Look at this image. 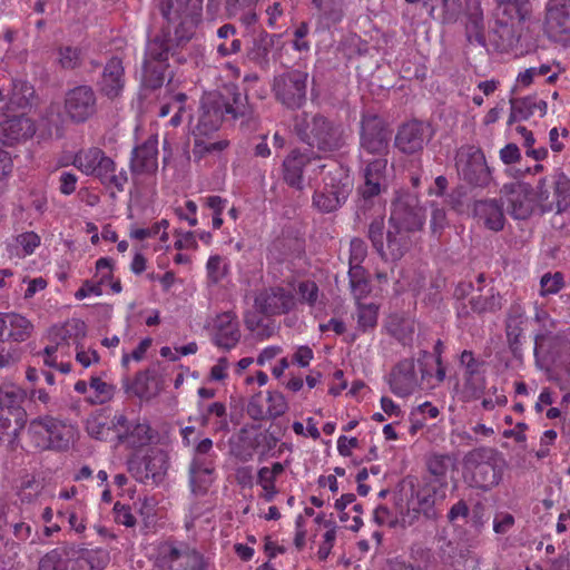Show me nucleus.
<instances>
[{
    "label": "nucleus",
    "instance_id": "obj_1",
    "mask_svg": "<svg viewBox=\"0 0 570 570\" xmlns=\"http://www.w3.org/2000/svg\"><path fill=\"white\" fill-rule=\"evenodd\" d=\"M250 114L247 96L243 95L236 85H225L220 90L203 96L198 122L193 130L194 137H207L215 132L226 116L237 119Z\"/></svg>",
    "mask_w": 570,
    "mask_h": 570
},
{
    "label": "nucleus",
    "instance_id": "obj_2",
    "mask_svg": "<svg viewBox=\"0 0 570 570\" xmlns=\"http://www.w3.org/2000/svg\"><path fill=\"white\" fill-rule=\"evenodd\" d=\"M534 321L539 328L534 334L535 366L546 372H552L554 366L563 363L570 353V338L566 331L558 328V322L546 311H537Z\"/></svg>",
    "mask_w": 570,
    "mask_h": 570
},
{
    "label": "nucleus",
    "instance_id": "obj_3",
    "mask_svg": "<svg viewBox=\"0 0 570 570\" xmlns=\"http://www.w3.org/2000/svg\"><path fill=\"white\" fill-rule=\"evenodd\" d=\"M293 128L302 142L320 153H333L345 145L342 126L321 112L303 111L295 115Z\"/></svg>",
    "mask_w": 570,
    "mask_h": 570
},
{
    "label": "nucleus",
    "instance_id": "obj_4",
    "mask_svg": "<svg viewBox=\"0 0 570 570\" xmlns=\"http://www.w3.org/2000/svg\"><path fill=\"white\" fill-rule=\"evenodd\" d=\"M28 435L37 451H67L75 442L77 430L57 417L45 415L32 420Z\"/></svg>",
    "mask_w": 570,
    "mask_h": 570
},
{
    "label": "nucleus",
    "instance_id": "obj_5",
    "mask_svg": "<svg viewBox=\"0 0 570 570\" xmlns=\"http://www.w3.org/2000/svg\"><path fill=\"white\" fill-rule=\"evenodd\" d=\"M413 235L389 223L385 228L384 217L374 218L368 225L367 238L377 255L385 262H399L412 248Z\"/></svg>",
    "mask_w": 570,
    "mask_h": 570
},
{
    "label": "nucleus",
    "instance_id": "obj_6",
    "mask_svg": "<svg viewBox=\"0 0 570 570\" xmlns=\"http://www.w3.org/2000/svg\"><path fill=\"white\" fill-rule=\"evenodd\" d=\"M464 469L471 475V485L484 491L495 487L501 480L497 465L495 451L478 448L468 452L463 460Z\"/></svg>",
    "mask_w": 570,
    "mask_h": 570
},
{
    "label": "nucleus",
    "instance_id": "obj_7",
    "mask_svg": "<svg viewBox=\"0 0 570 570\" xmlns=\"http://www.w3.org/2000/svg\"><path fill=\"white\" fill-rule=\"evenodd\" d=\"M159 9L176 36H193L200 22L203 0H160Z\"/></svg>",
    "mask_w": 570,
    "mask_h": 570
},
{
    "label": "nucleus",
    "instance_id": "obj_8",
    "mask_svg": "<svg viewBox=\"0 0 570 570\" xmlns=\"http://www.w3.org/2000/svg\"><path fill=\"white\" fill-rule=\"evenodd\" d=\"M308 73L291 70L274 77L272 90L275 99L287 109H299L306 101Z\"/></svg>",
    "mask_w": 570,
    "mask_h": 570
},
{
    "label": "nucleus",
    "instance_id": "obj_9",
    "mask_svg": "<svg viewBox=\"0 0 570 570\" xmlns=\"http://www.w3.org/2000/svg\"><path fill=\"white\" fill-rule=\"evenodd\" d=\"M352 191V183L342 169L330 171L324 178V188L313 195V205L322 213L336 210Z\"/></svg>",
    "mask_w": 570,
    "mask_h": 570
},
{
    "label": "nucleus",
    "instance_id": "obj_10",
    "mask_svg": "<svg viewBox=\"0 0 570 570\" xmlns=\"http://www.w3.org/2000/svg\"><path fill=\"white\" fill-rule=\"evenodd\" d=\"M459 175L471 186L485 187L491 181V171L480 148L465 146L456 154Z\"/></svg>",
    "mask_w": 570,
    "mask_h": 570
},
{
    "label": "nucleus",
    "instance_id": "obj_11",
    "mask_svg": "<svg viewBox=\"0 0 570 570\" xmlns=\"http://www.w3.org/2000/svg\"><path fill=\"white\" fill-rule=\"evenodd\" d=\"M539 200L547 209L562 213L570 208V178L562 171L554 173L549 179L542 178L538 185Z\"/></svg>",
    "mask_w": 570,
    "mask_h": 570
},
{
    "label": "nucleus",
    "instance_id": "obj_12",
    "mask_svg": "<svg viewBox=\"0 0 570 570\" xmlns=\"http://www.w3.org/2000/svg\"><path fill=\"white\" fill-rule=\"evenodd\" d=\"M213 448L209 438L199 441L195 448V455L189 465V484L194 494H204L212 483L210 475L215 468L213 462L205 458Z\"/></svg>",
    "mask_w": 570,
    "mask_h": 570
},
{
    "label": "nucleus",
    "instance_id": "obj_13",
    "mask_svg": "<svg viewBox=\"0 0 570 570\" xmlns=\"http://www.w3.org/2000/svg\"><path fill=\"white\" fill-rule=\"evenodd\" d=\"M128 471L142 483L149 481L159 483L168 470V456L165 451L156 449L150 451L141 460L130 459L127 462Z\"/></svg>",
    "mask_w": 570,
    "mask_h": 570
},
{
    "label": "nucleus",
    "instance_id": "obj_14",
    "mask_svg": "<svg viewBox=\"0 0 570 570\" xmlns=\"http://www.w3.org/2000/svg\"><path fill=\"white\" fill-rule=\"evenodd\" d=\"M65 111L68 118L76 124L91 118L97 111V97L94 89L87 85L70 89L66 94Z\"/></svg>",
    "mask_w": 570,
    "mask_h": 570
},
{
    "label": "nucleus",
    "instance_id": "obj_15",
    "mask_svg": "<svg viewBox=\"0 0 570 570\" xmlns=\"http://www.w3.org/2000/svg\"><path fill=\"white\" fill-rule=\"evenodd\" d=\"M391 131L377 115L367 114L361 121V147L370 154L382 155L389 147Z\"/></svg>",
    "mask_w": 570,
    "mask_h": 570
},
{
    "label": "nucleus",
    "instance_id": "obj_16",
    "mask_svg": "<svg viewBox=\"0 0 570 570\" xmlns=\"http://www.w3.org/2000/svg\"><path fill=\"white\" fill-rule=\"evenodd\" d=\"M424 210L417 205V199L406 195L399 197L392 206L389 223L406 232L415 234L424 224Z\"/></svg>",
    "mask_w": 570,
    "mask_h": 570
},
{
    "label": "nucleus",
    "instance_id": "obj_17",
    "mask_svg": "<svg viewBox=\"0 0 570 570\" xmlns=\"http://www.w3.org/2000/svg\"><path fill=\"white\" fill-rule=\"evenodd\" d=\"M386 165V159L377 158L371 161L365 168V183L358 189L362 200L361 204L357 205L355 213V219L358 223H362L365 218L366 210L370 208V199L381 193V186L385 179Z\"/></svg>",
    "mask_w": 570,
    "mask_h": 570
},
{
    "label": "nucleus",
    "instance_id": "obj_18",
    "mask_svg": "<svg viewBox=\"0 0 570 570\" xmlns=\"http://www.w3.org/2000/svg\"><path fill=\"white\" fill-rule=\"evenodd\" d=\"M433 131L429 124L412 120L403 124L395 136V147L403 154L413 155L423 150Z\"/></svg>",
    "mask_w": 570,
    "mask_h": 570
},
{
    "label": "nucleus",
    "instance_id": "obj_19",
    "mask_svg": "<svg viewBox=\"0 0 570 570\" xmlns=\"http://www.w3.org/2000/svg\"><path fill=\"white\" fill-rule=\"evenodd\" d=\"M294 306V295L281 286L263 288L254 297L256 312L266 316L286 314Z\"/></svg>",
    "mask_w": 570,
    "mask_h": 570
},
{
    "label": "nucleus",
    "instance_id": "obj_20",
    "mask_svg": "<svg viewBox=\"0 0 570 570\" xmlns=\"http://www.w3.org/2000/svg\"><path fill=\"white\" fill-rule=\"evenodd\" d=\"M111 425L117 433L118 442L128 448H142L154 439L153 430L147 422H129L124 414L115 415Z\"/></svg>",
    "mask_w": 570,
    "mask_h": 570
},
{
    "label": "nucleus",
    "instance_id": "obj_21",
    "mask_svg": "<svg viewBox=\"0 0 570 570\" xmlns=\"http://www.w3.org/2000/svg\"><path fill=\"white\" fill-rule=\"evenodd\" d=\"M505 197L507 212L515 219H527L533 212L532 188L524 183L507 184L501 189Z\"/></svg>",
    "mask_w": 570,
    "mask_h": 570
},
{
    "label": "nucleus",
    "instance_id": "obj_22",
    "mask_svg": "<svg viewBox=\"0 0 570 570\" xmlns=\"http://www.w3.org/2000/svg\"><path fill=\"white\" fill-rule=\"evenodd\" d=\"M414 358H404L397 362L389 375V385L397 396H407L417 387V377L415 374Z\"/></svg>",
    "mask_w": 570,
    "mask_h": 570
},
{
    "label": "nucleus",
    "instance_id": "obj_23",
    "mask_svg": "<svg viewBox=\"0 0 570 570\" xmlns=\"http://www.w3.org/2000/svg\"><path fill=\"white\" fill-rule=\"evenodd\" d=\"M158 168V140L150 136L141 145L134 148L130 158V170L136 175H153Z\"/></svg>",
    "mask_w": 570,
    "mask_h": 570
},
{
    "label": "nucleus",
    "instance_id": "obj_24",
    "mask_svg": "<svg viewBox=\"0 0 570 570\" xmlns=\"http://www.w3.org/2000/svg\"><path fill=\"white\" fill-rule=\"evenodd\" d=\"M125 82V67L122 60L114 56L104 67L101 78L97 83L98 88L104 96L109 99H115L124 91Z\"/></svg>",
    "mask_w": 570,
    "mask_h": 570
},
{
    "label": "nucleus",
    "instance_id": "obj_25",
    "mask_svg": "<svg viewBox=\"0 0 570 570\" xmlns=\"http://www.w3.org/2000/svg\"><path fill=\"white\" fill-rule=\"evenodd\" d=\"M26 396V391L13 383H4L0 386V410L16 420L13 433L20 431L24 425L26 412L22 409V403Z\"/></svg>",
    "mask_w": 570,
    "mask_h": 570
},
{
    "label": "nucleus",
    "instance_id": "obj_26",
    "mask_svg": "<svg viewBox=\"0 0 570 570\" xmlns=\"http://www.w3.org/2000/svg\"><path fill=\"white\" fill-rule=\"evenodd\" d=\"M213 331V341L222 348L230 350L239 342L240 331L236 315L233 312H224L217 315Z\"/></svg>",
    "mask_w": 570,
    "mask_h": 570
},
{
    "label": "nucleus",
    "instance_id": "obj_27",
    "mask_svg": "<svg viewBox=\"0 0 570 570\" xmlns=\"http://www.w3.org/2000/svg\"><path fill=\"white\" fill-rule=\"evenodd\" d=\"M32 324L16 313L0 314V342H23L32 332Z\"/></svg>",
    "mask_w": 570,
    "mask_h": 570
},
{
    "label": "nucleus",
    "instance_id": "obj_28",
    "mask_svg": "<svg viewBox=\"0 0 570 570\" xmlns=\"http://www.w3.org/2000/svg\"><path fill=\"white\" fill-rule=\"evenodd\" d=\"M36 134L35 122L21 115L9 118L0 124V139L6 145L31 138Z\"/></svg>",
    "mask_w": 570,
    "mask_h": 570
},
{
    "label": "nucleus",
    "instance_id": "obj_29",
    "mask_svg": "<svg viewBox=\"0 0 570 570\" xmlns=\"http://www.w3.org/2000/svg\"><path fill=\"white\" fill-rule=\"evenodd\" d=\"M495 17L501 26L508 27L514 21L521 22L530 14L528 0H495Z\"/></svg>",
    "mask_w": 570,
    "mask_h": 570
},
{
    "label": "nucleus",
    "instance_id": "obj_30",
    "mask_svg": "<svg viewBox=\"0 0 570 570\" xmlns=\"http://www.w3.org/2000/svg\"><path fill=\"white\" fill-rule=\"evenodd\" d=\"M546 21L550 32L570 33V0H551L547 7Z\"/></svg>",
    "mask_w": 570,
    "mask_h": 570
},
{
    "label": "nucleus",
    "instance_id": "obj_31",
    "mask_svg": "<svg viewBox=\"0 0 570 570\" xmlns=\"http://www.w3.org/2000/svg\"><path fill=\"white\" fill-rule=\"evenodd\" d=\"M473 213L489 229L494 232L503 229V209L495 199L476 200L473 206Z\"/></svg>",
    "mask_w": 570,
    "mask_h": 570
},
{
    "label": "nucleus",
    "instance_id": "obj_32",
    "mask_svg": "<svg viewBox=\"0 0 570 570\" xmlns=\"http://www.w3.org/2000/svg\"><path fill=\"white\" fill-rule=\"evenodd\" d=\"M311 157L297 150L292 151L283 161V178L296 189L303 188V170Z\"/></svg>",
    "mask_w": 570,
    "mask_h": 570
},
{
    "label": "nucleus",
    "instance_id": "obj_33",
    "mask_svg": "<svg viewBox=\"0 0 570 570\" xmlns=\"http://www.w3.org/2000/svg\"><path fill=\"white\" fill-rule=\"evenodd\" d=\"M179 38H148L144 61L166 62L179 46ZM188 40L189 38H185Z\"/></svg>",
    "mask_w": 570,
    "mask_h": 570
},
{
    "label": "nucleus",
    "instance_id": "obj_34",
    "mask_svg": "<svg viewBox=\"0 0 570 570\" xmlns=\"http://www.w3.org/2000/svg\"><path fill=\"white\" fill-rule=\"evenodd\" d=\"M92 175L96 176L101 184L106 186H114L118 191H122L128 181L127 171L121 169L119 173H116L115 161L110 157L106 156V154L102 156L101 161H99V165Z\"/></svg>",
    "mask_w": 570,
    "mask_h": 570
},
{
    "label": "nucleus",
    "instance_id": "obj_35",
    "mask_svg": "<svg viewBox=\"0 0 570 570\" xmlns=\"http://www.w3.org/2000/svg\"><path fill=\"white\" fill-rule=\"evenodd\" d=\"M168 63L142 61L140 88L144 94L163 87L167 79Z\"/></svg>",
    "mask_w": 570,
    "mask_h": 570
},
{
    "label": "nucleus",
    "instance_id": "obj_36",
    "mask_svg": "<svg viewBox=\"0 0 570 570\" xmlns=\"http://www.w3.org/2000/svg\"><path fill=\"white\" fill-rule=\"evenodd\" d=\"M462 13L466 20V29L481 36L484 29L482 0H463Z\"/></svg>",
    "mask_w": 570,
    "mask_h": 570
},
{
    "label": "nucleus",
    "instance_id": "obj_37",
    "mask_svg": "<svg viewBox=\"0 0 570 570\" xmlns=\"http://www.w3.org/2000/svg\"><path fill=\"white\" fill-rule=\"evenodd\" d=\"M105 153L97 147L81 149L75 154L71 164L86 175H92Z\"/></svg>",
    "mask_w": 570,
    "mask_h": 570
},
{
    "label": "nucleus",
    "instance_id": "obj_38",
    "mask_svg": "<svg viewBox=\"0 0 570 570\" xmlns=\"http://www.w3.org/2000/svg\"><path fill=\"white\" fill-rule=\"evenodd\" d=\"M77 552L76 547L66 544L47 552L39 561V570H65L68 554Z\"/></svg>",
    "mask_w": 570,
    "mask_h": 570
},
{
    "label": "nucleus",
    "instance_id": "obj_39",
    "mask_svg": "<svg viewBox=\"0 0 570 570\" xmlns=\"http://www.w3.org/2000/svg\"><path fill=\"white\" fill-rule=\"evenodd\" d=\"M36 91L33 86L23 80H14L10 104L19 109H26L33 105Z\"/></svg>",
    "mask_w": 570,
    "mask_h": 570
},
{
    "label": "nucleus",
    "instance_id": "obj_40",
    "mask_svg": "<svg viewBox=\"0 0 570 570\" xmlns=\"http://www.w3.org/2000/svg\"><path fill=\"white\" fill-rule=\"evenodd\" d=\"M79 554L86 570H104L109 561V552L104 549H81Z\"/></svg>",
    "mask_w": 570,
    "mask_h": 570
},
{
    "label": "nucleus",
    "instance_id": "obj_41",
    "mask_svg": "<svg viewBox=\"0 0 570 570\" xmlns=\"http://www.w3.org/2000/svg\"><path fill=\"white\" fill-rule=\"evenodd\" d=\"M515 109L519 111V118L522 120L539 114L543 117L547 114V102L537 100L534 97L515 98Z\"/></svg>",
    "mask_w": 570,
    "mask_h": 570
},
{
    "label": "nucleus",
    "instance_id": "obj_42",
    "mask_svg": "<svg viewBox=\"0 0 570 570\" xmlns=\"http://www.w3.org/2000/svg\"><path fill=\"white\" fill-rule=\"evenodd\" d=\"M472 312L482 314L485 312H494L500 308V298L494 294L483 295L480 289L473 293L469 299Z\"/></svg>",
    "mask_w": 570,
    "mask_h": 570
},
{
    "label": "nucleus",
    "instance_id": "obj_43",
    "mask_svg": "<svg viewBox=\"0 0 570 570\" xmlns=\"http://www.w3.org/2000/svg\"><path fill=\"white\" fill-rule=\"evenodd\" d=\"M70 328L76 331V336L77 337H85V335H86V325H85V323L79 321V320H72V322L67 323L63 327H60L57 331L56 336L59 337L60 341H57L56 345L47 346L43 350V353H45L46 356H52V354L57 352V350L60 346L61 342L66 341L68 337L71 336V330Z\"/></svg>",
    "mask_w": 570,
    "mask_h": 570
},
{
    "label": "nucleus",
    "instance_id": "obj_44",
    "mask_svg": "<svg viewBox=\"0 0 570 570\" xmlns=\"http://www.w3.org/2000/svg\"><path fill=\"white\" fill-rule=\"evenodd\" d=\"M451 456L448 454H432L426 460V468L429 472L440 481L442 485L445 484L444 478L448 473Z\"/></svg>",
    "mask_w": 570,
    "mask_h": 570
},
{
    "label": "nucleus",
    "instance_id": "obj_45",
    "mask_svg": "<svg viewBox=\"0 0 570 570\" xmlns=\"http://www.w3.org/2000/svg\"><path fill=\"white\" fill-rule=\"evenodd\" d=\"M523 314L519 308H513L509 313L505 324L507 337L510 344H519L520 337L523 332Z\"/></svg>",
    "mask_w": 570,
    "mask_h": 570
},
{
    "label": "nucleus",
    "instance_id": "obj_46",
    "mask_svg": "<svg viewBox=\"0 0 570 570\" xmlns=\"http://www.w3.org/2000/svg\"><path fill=\"white\" fill-rule=\"evenodd\" d=\"M89 384L95 390V397L89 399L91 404H104L112 399L115 387L104 382L100 377L92 376Z\"/></svg>",
    "mask_w": 570,
    "mask_h": 570
},
{
    "label": "nucleus",
    "instance_id": "obj_47",
    "mask_svg": "<svg viewBox=\"0 0 570 570\" xmlns=\"http://www.w3.org/2000/svg\"><path fill=\"white\" fill-rule=\"evenodd\" d=\"M438 491L434 487L428 485L419 490L416 493V505L413 507V511H422L426 517L431 515L432 508L435 503Z\"/></svg>",
    "mask_w": 570,
    "mask_h": 570
},
{
    "label": "nucleus",
    "instance_id": "obj_48",
    "mask_svg": "<svg viewBox=\"0 0 570 570\" xmlns=\"http://www.w3.org/2000/svg\"><path fill=\"white\" fill-rule=\"evenodd\" d=\"M273 46V38H253L252 47L248 50V57L259 63L266 61Z\"/></svg>",
    "mask_w": 570,
    "mask_h": 570
},
{
    "label": "nucleus",
    "instance_id": "obj_49",
    "mask_svg": "<svg viewBox=\"0 0 570 570\" xmlns=\"http://www.w3.org/2000/svg\"><path fill=\"white\" fill-rule=\"evenodd\" d=\"M206 269L208 278L214 284L222 281L228 273V266L219 255H213L208 258Z\"/></svg>",
    "mask_w": 570,
    "mask_h": 570
},
{
    "label": "nucleus",
    "instance_id": "obj_50",
    "mask_svg": "<svg viewBox=\"0 0 570 570\" xmlns=\"http://www.w3.org/2000/svg\"><path fill=\"white\" fill-rule=\"evenodd\" d=\"M564 285L563 275L560 272H556L553 275L550 273L544 274L540 281V295L548 296L557 294Z\"/></svg>",
    "mask_w": 570,
    "mask_h": 570
},
{
    "label": "nucleus",
    "instance_id": "obj_51",
    "mask_svg": "<svg viewBox=\"0 0 570 570\" xmlns=\"http://www.w3.org/2000/svg\"><path fill=\"white\" fill-rule=\"evenodd\" d=\"M267 402V413L269 419H276L283 415L288 409L284 395L279 392H268Z\"/></svg>",
    "mask_w": 570,
    "mask_h": 570
},
{
    "label": "nucleus",
    "instance_id": "obj_52",
    "mask_svg": "<svg viewBox=\"0 0 570 570\" xmlns=\"http://www.w3.org/2000/svg\"><path fill=\"white\" fill-rule=\"evenodd\" d=\"M377 322V308L373 305H360L357 309V324L363 331L374 327Z\"/></svg>",
    "mask_w": 570,
    "mask_h": 570
},
{
    "label": "nucleus",
    "instance_id": "obj_53",
    "mask_svg": "<svg viewBox=\"0 0 570 570\" xmlns=\"http://www.w3.org/2000/svg\"><path fill=\"white\" fill-rule=\"evenodd\" d=\"M204 138L205 137H195L194 154L198 155L200 157L206 154L214 153V151H222L228 145V142L226 140L210 142V141H206Z\"/></svg>",
    "mask_w": 570,
    "mask_h": 570
},
{
    "label": "nucleus",
    "instance_id": "obj_54",
    "mask_svg": "<svg viewBox=\"0 0 570 570\" xmlns=\"http://www.w3.org/2000/svg\"><path fill=\"white\" fill-rule=\"evenodd\" d=\"M325 527L327 528V531L324 533V540L317 551V557L320 560H325L330 556L336 538V529L334 522L325 521Z\"/></svg>",
    "mask_w": 570,
    "mask_h": 570
},
{
    "label": "nucleus",
    "instance_id": "obj_55",
    "mask_svg": "<svg viewBox=\"0 0 570 570\" xmlns=\"http://www.w3.org/2000/svg\"><path fill=\"white\" fill-rule=\"evenodd\" d=\"M521 38H494V42L492 46L499 51H512L514 57H521L530 51L534 50V48H527L525 50L518 51L517 46L520 42Z\"/></svg>",
    "mask_w": 570,
    "mask_h": 570
},
{
    "label": "nucleus",
    "instance_id": "obj_56",
    "mask_svg": "<svg viewBox=\"0 0 570 570\" xmlns=\"http://www.w3.org/2000/svg\"><path fill=\"white\" fill-rule=\"evenodd\" d=\"M86 430L90 436L97 440H104L109 428L101 415H95L87 420Z\"/></svg>",
    "mask_w": 570,
    "mask_h": 570
},
{
    "label": "nucleus",
    "instance_id": "obj_57",
    "mask_svg": "<svg viewBox=\"0 0 570 570\" xmlns=\"http://www.w3.org/2000/svg\"><path fill=\"white\" fill-rule=\"evenodd\" d=\"M111 279V274L107 273L101 276L100 281L97 284L91 283L90 281H86L83 285L76 292L75 297L77 299H82L90 294L96 296L102 295L101 285L107 281Z\"/></svg>",
    "mask_w": 570,
    "mask_h": 570
},
{
    "label": "nucleus",
    "instance_id": "obj_58",
    "mask_svg": "<svg viewBox=\"0 0 570 570\" xmlns=\"http://www.w3.org/2000/svg\"><path fill=\"white\" fill-rule=\"evenodd\" d=\"M263 397L262 393H257L252 396V399L248 402L247 405V414L250 416V419L255 421H262L269 419L267 410H264L263 407Z\"/></svg>",
    "mask_w": 570,
    "mask_h": 570
},
{
    "label": "nucleus",
    "instance_id": "obj_59",
    "mask_svg": "<svg viewBox=\"0 0 570 570\" xmlns=\"http://www.w3.org/2000/svg\"><path fill=\"white\" fill-rule=\"evenodd\" d=\"M60 63L63 68L73 69L81 60V51L78 48L66 47L60 49Z\"/></svg>",
    "mask_w": 570,
    "mask_h": 570
},
{
    "label": "nucleus",
    "instance_id": "obj_60",
    "mask_svg": "<svg viewBox=\"0 0 570 570\" xmlns=\"http://www.w3.org/2000/svg\"><path fill=\"white\" fill-rule=\"evenodd\" d=\"M191 551L193 549L186 544L178 548L171 543H165L161 547L163 557L170 562L177 561L180 558L187 559Z\"/></svg>",
    "mask_w": 570,
    "mask_h": 570
},
{
    "label": "nucleus",
    "instance_id": "obj_61",
    "mask_svg": "<svg viewBox=\"0 0 570 570\" xmlns=\"http://www.w3.org/2000/svg\"><path fill=\"white\" fill-rule=\"evenodd\" d=\"M3 525H10L14 538L18 541H27L31 535V527L24 522H9L7 518L0 515V530Z\"/></svg>",
    "mask_w": 570,
    "mask_h": 570
},
{
    "label": "nucleus",
    "instance_id": "obj_62",
    "mask_svg": "<svg viewBox=\"0 0 570 570\" xmlns=\"http://www.w3.org/2000/svg\"><path fill=\"white\" fill-rule=\"evenodd\" d=\"M298 294L301 295L302 301L313 306L318 297V287L314 282H302L298 285Z\"/></svg>",
    "mask_w": 570,
    "mask_h": 570
},
{
    "label": "nucleus",
    "instance_id": "obj_63",
    "mask_svg": "<svg viewBox=\"0 0 570 570\" xmlns=\"http://www.w3.org/2000/svg\"><path fill=\"white\" fill-rule=\"evenodd\" d=\"M367 255V245L366 243L358 237H355L351 240V255H350V264L357 263L361 264Z\"/></svg>",
    "mask_w": 570,
    "mask_h": 570
},
{
    "label": "nucleus",
    "instance_id": "obj_64",
    "mask_svg": "<svg viewBox=\"0 0 570 570\" xmlns=\"http://www.w3.org/2000/svg\"><path fill=\"white\" fill-rule=\"evenodd\" d=\"M151 379H154V372H151L150 370L137 373L132 385V390L137 396L144 397L147 395L148 381Z\"/></svg>",
    "mask_w": 570,
    "mask_h": 570
}]
</instances>
